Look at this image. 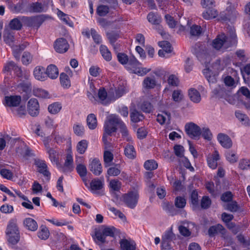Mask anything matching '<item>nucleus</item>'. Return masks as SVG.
I'll return each instance as SVG.
<instances>
[{
	"instance_id": "nucleus-55",
	"label": "nucleus",
	"mask_w": 250,
	"mask_h": 250,
	"mask_svg": "<svg viewBox=\"0 0 250 250\" xmlns=\"http://www.w3.org/2000/svg\"><path fill=\"white\" fill-rule=\"evenodd\" d=\"M109 12V7L107 6L101 5L97 7V13L100 16H105Z\"/></svg>"
},
{
	"instance_id": "nucleus-28",
	"label": "nucleus",
	"mask_w": 250,
	"mask_h": 250,
	"mask_svg": "<svg viewBox=\"0 0 250 250\" xmlns=\"http://www.w3.org/2000/svg\"><path fill=\"white\" fill-rule=\"evenodd\" d=\"M118 127L120 129V132H121L122 136L125 137L126 140L129 142L132 141V137L129 135L128 129L125 124V123L121 120V123H120Z\"/></svg>"
},
{
	"instance_id": "nucleus-35",
	"label": "nucleus",
	"mask_w": 250,
	"mask_h": 250,
	"mask_svg": "<svg viewBox=\"0 0 250 250\" xmlns=\"http://www.w3.org/2000/svg\"><path fill=\"white\" fill-rule=\"evenodd\" d=\"M60 80L61 85L64 88L67 89L71 86V82L68 75L64 73H62L60 76Z\"/></svg>"
},
{
	"instance_id": "nucleus-10",
	"label": "nucleus",
	"mask_w": 250,
	"mask_h": 250,
	"mask_svg": "<svg viewBox=\"0 0 250 250\" xmlns=\"http://www.w3.org/2000/svg\"><path fill=\"white\" fill-rule=\"evenodd\" d=\"M21 102V97L18 95L7 96L4 97L3 104L5 106L14 107L18 106Z\"/></svg>"
},
{
	"instance_id": "nucleus-20",
	"label": "nucleus",
	"mask_w": 250,
	"mask_h": 250,
	"mask_svg": "<svg viewBox=\"0 0 250 250\" xmlns=\"http://www.w3.org/2000/svg\"><path fill=\"white\" fill-rule=\"evenodd\" d=\"M104 186V182L98 179H94L90 183L88 188L93 193H97V190L101 189Z\"/></svg>"
},
{
	"instance_id": "nucleus-8",
	"label": "nucleus",
	"mask_w": 250,
	"mask_h": 250,
	"mask_svg": "<svg viewBox=\"0 0 250 250\" xmlns=\"http://www.w3.org/2000/svg\"><path fill=\"white\" fill-rule=\"evenodd\" d=\"M69 45L66 39L59 38L54 43V48L55 50L60 53H63L66 52Z\"/></svg>"
},
{
	"instance_id": "nucleus-59",
	"label": "nucleus",
	"mask_w": 250,
	"mask_h": 250,
	"mask_svg": "<svg viewBox=\"0 0 250 250\" xmlns=\"http://www.w3.org/2000/svg\"><path fill=\"white\" fill-rule=\"evenodd\" d=\"M140 108L143 112L146 113H150L152 111L151 104L147 101L144 102L140 105Z\"/></svg>"
},
{
	"instance_id": "nucleus-29",
	"label": "nucleus",
	"mask_w": 250,
	"mask_h": 250,
	"mask_svg": "<svg viewBox=\"0 0 250 250\" xmlns=\"http://www.w3.org/2000/svg\"><path fill=\"white\" fill-rule=\"evenodd\" d=\"M124 153L129 159H134L136 154L134 146L130 143L127 144L125 147Z\"/></svg>"
},
{
	"instance_id": "nucleus-50",
	"label": "nucleus",
	"mask_w": 250,
	"mask_h": 250,
	"mask_svg": "<svg viewBox=\"0 0 250 250\" xmlns=\"http://www.w3.org/2000/svg\"><path fill=\"white\" fill-rule=\"evenodd\" d=\"M235 116L236 118L244 125H248L249 120L247 116L243 114L239 111L235 112Z\"/></svg>"
},
{
	"instance_id": "nucleus-22",
	"label": "nucleus",
	"mask_w": 250,
	"mask_h": 250,
	"mask_svg": "<svg viewBox=\"0 0 250 250\" xmlns=\"http://www.w3.org/2000/svg\"><path fill=\"white\" fill-rule=\"evenodd\" d=\"M173 237L174 234L171 231H166L162 236L161 247H168V246H171V241Z\"/></svg>"
},
{
	"instance_id": "nucleus-18",
	"label": "nucleus",
	"mask_w": 250,
	"mask_h": 250,
	"mask_svg": "<svg viewBox=\"0 0 250 250\" xmlns=\"http://www.w3.org/2000/svg\"><path fill=\"white\" fill-rule=\"evenodd\" d=\"M91 171L95 175H99L102 172V167L99 160L94 159L89 165Z\"/></svg>"
},
{
	"instance_id": "nucleus-58",
	"label": "nucleus",
	"mask_w": 250,
	"mask_h": 250,
	"mask_svg": "<svg viewBox=\"0 0 250 250\" xmlns=\"http://www.w3.org/2000/svg\"><path fill=\"white\" fill-rule=\"evenodd\" d=\"M76 169L81 177H85L87 174L86 167L82 164H79L77 166Z\"/></svg>"
},
{
	"instance_id": "nucleus-39",
	"label": "nucleus",
	"mask_w": 250,
	"mask_h": 250,
	"mask_svg": "<svg viewBox=\"0 0 250 250\" xmlns=\"http://www.w3.org/2000/svg\"><path fill=\"white\" fill-rule=\"evenodd\" d=\"M12 141L13 142H18L19 146L16 148V153L19 156L22 157L26 144L23 142L21 141L17 138L13 139Z\"/></svg>"
},
{
	"instance_id": "nucleus-36",
	"label": "nucleus",
	"mask_w": 250,
	"mask_h": 250,
	"mask_svg": "<svg viewBox=\"0 0 250 250\" xmlns=\"http://www.w3.org/2000/svg\"><path fill=\"white\" fill-rule=\"evenodd\" d=\"M148 21L152 24H159L161 21L160 16L153 12L149 13L147 16Z\"/></svg>"
},
{
	"instance_id": "nucleus-4",
	"label": "nucleus",
	"mask_w": 250,
	"mask_h": 250,
	"mask_svg": "<svg viewBox=\"0 0 250 250\" xmlns=\"http://www.w3.org/2000/svg\"><path fill=\"white\" fill-rule=\"evenodd\" d=\"M139 197V196L137 191H130L124 194L122 196L123 201L127 207L132 209L136 206Z\"/></svg>"
},
{
	"instance_id": "nucleus-46",
	"label": "nucleus",
	"mask_w": 250,
	"mask_h": 250,
	"mask_svg": "<svg viewBox=\"0 0 250 250\" xmlns=\"http://www.w3.org/2000/svg\"><path fill=\"white\" fill-rule=\"evenodd\" d=\"M74 132L77 136H82L84 131V126L80 123L75 124L73 127Z\"/></svg>"
},
{
	"instance_id": "nucleus-11",
	"label": "nucleus",
	"mask_w": 250,
	"mask_h": 250,
	"mask_svg": "<svg viewBox=\"0 0 250 250\" xmlns=\"http://www.w3.org/2000/svg\"><path fill=\"white\" fill-rule=\"evenodd\" d=\"M74 169L73 158L72 152L68 153L62 167V171L64 173L70 172Z\"/></svg>"
},
{
	"instance_id": "nucleus-53",
	"label": "nucleus",
	"mask_w": 250,
	"mask_h": 250,
	"mask_svg": "<svg viewBox=\"0 0 250 250\" xmlns=\"http://www.w3.org/2000/svg\"><path fill=\"white\" fill-rule=\"evenodd\" d=\"M32 61V56L28 52H24L21 58V61L24 65H28Z\"/></svg>"
},
{
	"instance_id": "nucleus-47",
	"label": "nucleus",
	"mask_w": 250,
	"mask_h": 250,
	"mask_svg": "<svg viewBox=\"0 0 250 250\" xmlns=\"http://www.w3.org/2000/svg\"><path fill=\"white\" fill-rule=\"evenodd\" d=\"M106 36L111 44L115 48L114 43L119 38V34L117 32L112 31L107 33Z\"/></svg>"
},
{
	"instance_id": "nucleus-64",
	"label": "nucleus",
	"mask_w": 250,
	"mask_h": 250,
	"mask_svg": "<svg viewBox=\"0 0 250 250\" xmlns=\"http://www.w3.org/2000/svg\"><path fill=\"white\" fill-rule=\"evenodd\" d=\"M117 58L119 62L122 64H127L129 58L125 53H119L117 55Z\"/></svg>"
},
{
	"instance_id": "nucleus-17",
	"label": "nucleus",
	"mask_w": 250,
	"mask_h": 250,
	"mask_svg": "<svg viewBox=\"0 0 250 250\" xmlns=\"http://www.w3.org/2000/svg\"><path fill=\"white\" fill-rule=\"evenodd\" d=\"M33 74L35 79L39 81H44L47 78L45 69L40 66H36L34 68Z\"/></svg>"
},
{
	"instance_id": "nucleus-19",
	"label": "nucleus",
	"mask_w": 250,
	"mask_h": 250,
	"mask_svg": "<svg viewBox=\"0 0 250 250\" xmlns=\"http://www.w3.org/2000/svg\"><path fill=\"white\" fill-rule=\"evenodd\" d=\"M218 15V12L214 8H206L202 13V17L206 20L215 19Z\"/></svg>"
},
{
	"instance_id": "nucleus-38",
	"label": "nucleus",
	"mask_w": 250,
	"mask_h": 250,
	"mask_svg": "<svg viewBox=\"0 0 250 250\" xmlns=\"http://www.w3.org/2000/svg\"><path fill=\"white\" fill-rule=\"evenodd\" d=\"M62 109V104L58 102L54 103L48 106V110L49 113L52 114H56L60 112Z\"/></svg>"
},
{
	"instance_id": "nucleus-12",
	"label": "nucleus",
	"mask_w": 250,
	"mask_h": 250,
	"mask_svg": "<svg viewBox=\"0 0 250 250\" xmlns=\"http://www.w3.org/2000/svg\"><path fill=\"white\" fill-rule=\"evenodd\" d=\"M217 140L224 148H229L232 146V142L230 138L227 134L219 133L217 135Z\"/></svg>"
},
{
	"instance_id": "nucleus-57",
	"label": "nucleus",
	"mask_w": 250,
	"mask_h": 250,
	"mask_svg": "<svg viewBox=\"0 0 250 250\" xmlns=\"http://www.w3.org/2000/svg\"><path fill=\"white\" fill-rule=\"evenodd\" d=\"M201 4L204 8H213L215 6L214 0H201Z\"/></svg>"
},
{
	"instance_id": "nucleus-26",
	"label": "nucleus",
	"mask_w": 250,
	"mask_h": 250,
	"mask_svg": "<svg viewBox=\"0 0 250 250\" xmlns=\"http://www.w3.org/2000/svg\"><path fill=\"white\" fill-rule=\"evenodd\" d=\"M141 65V63L133 56L130 57L126 65L127 69L131 70L134 73V70Z\"/></svg>"
},
{
	"instance_id": "nucleus-9",
	"label": "nucleus",
	"mask_w": 250,
	"mask_h": 250,
	"mask_svg": "<svg viewBox=\"0 0 250 250\" xmlns=\"http://www.w3.org/2000/svg\"><path fill=\"white\" fill-rule=\"evenodd\" d=\"M22 24L26 25L25 16H18L12 19L9 23V27L11 29L20 30L21 29Z\"/></svg>"
},
{
	"instance_id": "nucleus-30",
	"label": "nucleus",
	"mask_w": 250,
	"mask_h": 250,
	"mask_svg": "<svg viewBox=\"0 0 250 250\" xmlns=\"http://www.w3.org/2000/svg\"><path fill=\"white\" fill-rule=\"evenodd\" d=\"M98 97L103 104L107 105L110 103L108 101L107 94L104 88H100L98 90Z\"/></svg>"
},
{
	"instance_id": "nucleus-14",
	"label": "nucleus",
	"mask_w": 250,
	"mask_h": 250,
	"mask_svg": "<svg viewBox=\"0 0 250 250\" xmlns=\"http://www.w3.org/2000/svg\"><path fill=\"white\" fill-rule=\"evenodd\" d=\"M35 164L38 168V171L42 174L43 176L48 177V180H49L50 173L47 170V166L45 161L41 160H36Z\"/></svg>"
},
{
	"instance_id": "nucleus-24",
	"label": "nucleus",
	"mask_w": 250,
	"mask_h": 250,
	"mask_svg": "<svg viewBox=\"0 0 250 250\" xmlns=\"http://www.w3.org/2000/svg\"><path fill=\"white\" fill-rule=\"evenodd\" d=\"M45 73L47 77L51 79H55L58 77L59 71L56 66L50 64L47 67Z\"/></svg>"
},
{
	"instance_id": "nucleus-2",
	"label": "nucleus",
	"mask_w": 250,
	"mask_h": 250,
	"mask_svg": "<svg viewBox=\"0 0 250 250\" xmlns=\"http://www.w3.org/2000/svg\"><path fill=\"white\" fill-rule=\"evenodd\" d=\"M48 15H40L32 17H26V25L38 29L46 21L51 19Z\"/></svg>"
},
{
	"instance_id": "nucleus-40",
	"label": "nucleus",
	"mask_w": 250,
	"mask_h": 250,
	"mask_svg": "<svg viewBox=\"0 0 250 250\" xmlns=\"http://www.w3.org/2000/svg\"><path fill=\"white\" fill-rule=\"evenodd\" d=\"M88 147V142L85 140H82L77 144L76 148L79 153L83 154Z\"/></svg>"
},
{
	"instance_id": "nucleus-48",
	"label": "nucleus",
	"mask_w": 250,
	"mask_h": 250,
	"mask_svg": "<svg viewBox=\"0 0 250 250\" xmlns=\"http://www.w3.org/2000/svg\"><path fill=\"white\" fill-rule=\"evenodd\" d=\"M58 16L62 20L65 24L68 25L70 26H72L73 22L70 20L68 16L61 11L58 10L57 12Z\"/></svg>"
},
{
	"instance_id": "nucleus-45",
	"label": "nucleus",
	"mask_w": 250,
	"mask_h": 250,
	"mask_svg": "<svg viewBox=\"0 0 250 250\" xmlns=\"http://www.w3.org/2000/svg\"><path fill=\"white\" fill-rule=\"evenodd\" d=\"M240 208L236 201H231L228 203L225 207V209L232 212H237L239 210Z\"/></svg>"
},
{
	"instance_id": "nucleus-27",
	"label": "nucleus",
	"mask_w": 250,
	"mask_h": 250,
	"mask_svg": "<svg viewBox=\"0 0 250 250\" xmlns=\"http://www.w3.org/2000/svg\"><path fill=\"white\" fill-rule=\"evenodd\" d=\"M99 50L102 56L105 61L109 62L111 60V53L106 46L102 44L100 47Z\"/></svg>"
},
{
	"instance_id": "nucleus-61",
	"label": "nucleus",
	"mask_w": 250,
	"mask_h": 250,
	"mask_svg": "<svg viewBox=\"0 0 250 250\" xmlns=\"http://www.w3.org/2000/svg\"><path fill=\"white\" fill-rule=\"evenodd\" d=\"M186 204V199L182 197H177L175 199V205L178 208H183Z\"/></svg>"
},
{
	"instance_id": "nucleus-1",
	"label": "nucleus",
	"mask_w": 250,
	"mask_h": 250,
	"mask_svg": "<svg viewBox=\"0 0 250 250\" xmlns=\"http://www.w3.org/2000/svg\"><path fill=\"white\" fill-rule=\"evenodd\" d=\"M236 35L234 29L230 28L229 36H226L224 34L219 35L212 42V46L216 50H219L222 47L227 48L236 43Z\"/></svg>"
},
{
	"instance_id": "nucleus-31",
	"label": "nucleus",
	"mask_w": 250,
	"mask_h": 250,
	"mask_svg": "<svg viewBox=\"0 0 250 250\" xmlns=\"http://www.w3.org/2000/svg\"><path fill=\"white\" fill-rule=\"evenodd\" d=\"M114 158L113 153L109 150H105L104 153V161L105 167H108L112 165Z\"/></svg>"
},
{
	"instance_id": "nucleus-44",
	"label": "nucleus",
	"mask_w": 250,
	"mask_h": 250,
	"mask_svg": "<svg viewBox=\"0 0 250 250\" xmlns=\"http://www.w3.org/2000/svg\"><path fill=\"white\" fill-rule=\"evenodd\" d=\"M38 237L42 240L47 239L49 236V232L48 229L44 226H42L38 233Z\"/></svg>"
},
{
	"instance_id": "nucleus-42",
	"label": "nucleus",
	"mask_w": 250,
	"mask_h": 250,
	"mask_svg": "<svg viewBox=\"0 0 250 250\" xmlns=\"http://www.w3.org/2000/svg\"><path fill=\"white\" fill-rule=\"evenodd\" d=\"M131 120L134 123H137L144 119L143 115L136 110H133L130 113Z\"/></svg>"
},
{
	"instance_id": "nucleus-41",
	"label": "nucleus",
	"mask_w": 250,
	"mask_h": 250,
	"mask_svg": "<svg viewBox=\"0 0 250 250\" xmlns=\"http://www.w3.org/2000/svg\"><path fill=\"white\" fill-rule=\"evenodd\" d=\"M225 229L220 224L215 226H211L208 229V234L210 236L214 235L216 233H223Z\"/></svg>"
},
{
	"instance_id": "nucleus-6",
	"label": "nucleus",
	"mask_w": 250,
	"mask_h": 250,
	"mask_svg": "<svg viewBox=\"0 0 250 250\" xmlns=\"http://www.w3.org/2000/svg\"><path fill=\"white\" fill-rule=\"evenodd\" d=\"M185 131L187 134L192 139H198L201 134V129L197 125L193 123L185 125Z\"/></svg>"
},
{
	"instance_id": "nucleus-62",
	"label": "nucleus",
	"mask_w": 250,
	"mask_h": 250,
	"mask_svg": "<svg viewBox=\"0 0 250 250\" xmlns=\"http://www.w3.org/2000/svg\"><path fill=\"white\" fill-rule=\"evenodd\" d=\"M104 235L106 236L114 237L116 229L113 227H105L102 229Z\"/></svg>"
},
{
	"instance_id": "nucleus-3",
	"label": "nucleus",
	"mask_w": 250,
	"mask_h": 250,
	"mask_svg": "<svg viewBox=\"0 0 250 250\" xmlns=\"http://www.w3.org/2000/svg\"><path fill=\"white\" fill-rule=\"evenodd\" d=\"M120 118L116 115H111L105 122L104 125V131L109 135H111L117 130V126L121 123Z\"/></svg>"
},
{
	"instance_id": "nucleus-49",
	"label": "nucleus",
	"mask_w": 250,
	"mask_h": 250,
	"mask_svg": "<svg viewBox=\"0 0 250 250\" xmlns=\"http://www.w3.org/2000/svg\"><path fill=\"white\" fill-rule=\"evenodd\" d=\"M145 168L148 170L156 169L158 167V164L155 161L153 160H147L144 163Z\"/></svg>"
},
{
	"instance_id": "nucleus-23",
	"label": "nucleus",
	"mask_w": 250,
	"mask_h": 250,
	"mask_svg": "<svg viewBox=\"0 0 250 250\" xmlns=\"http://www.w3.org/2000/svg\"><path fill=\"white\" fill-rule=\"evenodd\" d=\"M143 86L146 89H152L156 85V82L154 76H149L146 77L143 82Z\"/></svg>"
},
{
	"instance_id": "nucleus-51",
	"label": "nucleus",
	"mask_w": 250,
	"mask_h": 250,
	"mask_svg": "<svg viewBox=\"0 0 250 250\" xmlns=\"http://www.w3.org/2000/svg\"><path fill=\"white\" fill-rule=\"evenodd\" d=\"M227 160L231 163H234L237 160V157L234 151L228 150L226 153Z\"/></svg>"
},
{
	"instance_id": "nucleus-21",
	"label": "nucleus",
	"mask_w": 250,
	"mask_h": 250,
	"mask_svg": "<svg viewBox=\"0 0 250 250\" xmlns=\"http://www.w3.org/2000/svg\"><path fill=\"white\" fill-rule=\"evenodd\" d=\"M18 233H20V232L17 226V219H12L8 223L5 231V234H15Z\"/></svg>"
},
{
	"instance_id": "nucleus-43",
	"label": "nucleus",
	"mask_w": 250,
	"mask_h": 250,
	"mask_svg": "<svg viewBox=\"0 0 250 250\" xmlns=\"http://www.w3.org/2000/svg\"><path fill=\"white\" fill-rule=\"evenodd\" d=\"M4 41L6 44L12 46L14 37V35L11 33L9 30H5L3 34Z\"/></svg>"
},
{
	"instance_id": "nucleus-5",
	"label": "nucleus",
	"mask_w": 250,
	"mask_h": 250,
	"mask_svg": "<svg viewBox=\"0 0 250 250\" xmlns=\"http://www.w3.org/2000/svg\"><path fill=\"white\" fill-rule=\"evenodd\" d=\"M46 4H42L41 2H33L29 4L28 7V12L31 13H42L45 12L48 8V5H53V2L51 0H48Z\"/></svg>"
},
{
	"instance_id": "nucleus-33",
	"label": "nucleus",
	"mask_w": 250,
	"mask_h": 250,
	"mask_svg": "<svg viewBox=\"0 0 250 250\" xmlns=\"http://www.w3.org/2000/svg\"><path fill=\"white\" fill-rule=\"evenodd\" d=\"M188 95L190 100L194 103H198L201 101L200 93L194 88H190L188 91Z\"/></svg>"
},
{
	"instance_id": "nucleus-54",
	"label": "nucleus",
	"mask_w": 250,
	"mask_h": 250,
	"mask_svg": "<svg viewBox=\"0 0 250 250\" xmlns=\"http://www.w3.org/2000/svg\"><path fill=\"white\" fill-rule=\"evenodd\" d=\"M47 152L49 155V157L52 162L56 163L58 161L57 152L54 149L49 147L46 149Z\"/></svg>"
},
{
	"instance_id": "nucleus-63",
	"label": "nucleus",
	"mask_w": 250,
	"mask_h": 250,
	"mask_svg": "<svg viewBox=\"0 0 250 250\" xmlns=\"http://www.w3.org/2000/svg\"><path fill=\"white\" fill-rule=\"evenodd\" d=\"M150 68L142 67L140 66L134 70V73L140 76H144L151 71Z\"/></svg>"
},
{
	"instance_id": "nucleus-16",
	"label": "nucleus",
	"mask_w": 250,
	"mask_h": 250,
	"mask_svg": "<svg viewBox=\"0 0 250 250\" xmlns=\"http://www.w3.org/2000/svg\"><path fill=\"white\" fill-rule=\"evenodd\" d=\"M219 154L217 150L210 155L207 158V162L208 167L213 169H215L217 167V161L219 160Z\"/></svg>"
},
{
	"instance_id": "nucleus-15",
	"label": "nucleus",
	"mask_w": 250,
	"mask_h": 250,
	"mask_svg": "<svg viewBox=\"0 0 250 250\" xmlns=\"http://www.w3.org/2000/svg\"><path fill=\"white\" fill-rule=\"evenodd\" d=\"M121 250H135L136 244L134 241L122 239L120 241Z\"/></svg>"
},
{
	"instance_id": "nucleus-13",
	"label": "nucleus",
	"mask_w": 250,
	"mask_h": 250,
	"mask_svg": "<svg viewBox=\"0 0 250 250\" xmlns=\"http://www.w3.org/2000/svg\"><path fill=\"white\" fill-rule=\"evenodd\" d=\"M12 70L17 73V75L19 77H21L22 75V71L21 68L14 62L9 61L5 64L3 69V71L4 72H10Z\"/></svg>"
},
{
	"instance_id": "nucleus-52",
	"label": "nucleus",
	"mask_w": 250,
	"mask_h": 250,
	"mask_svg": "<svg viewBox=\"0 0 250 250\" xmlns=\"http://www.w3.org/2000/svg\"><path fill=\"white\" fill-rule=\"evenodd\" d=\"M90 34L95 43L96 44H100L102 42V39L101 36L94 29H91Z\"/></svg>"
},
{
	"instance_id": "nucleus-37",
	"label": "nucleus",
	"mask_w": 250,
	"mask_h": 250,
	"mask_svg": "<svg viewBox=\"0 0 250 250\" xmlns=\"http://www.w3.org/2000/svg\"><path fill=\"white\" fill-rule=\"evenodd\" d=\"M8 242L13 245L17 244L20 241V233L6 234Z\"/></svg>"
},
{
	"instance_id": "nucleus-56",
	"label": "nucleus",
	"mask_w": 250,
	"mask_h": 250,
	"mask_svg": "<svg viewBox=\"0 0 250 250\" xmlns=\"http://www.w3.org/2000/svg\"><path fill=\"white\" fill-rule=\"evenodd\" d=\"M201 32V27L199 25L194 24L190 27V34L191 36H198Z\"/></svg>"
},
{
	"instance_id": "nucleus-32",
	"label": "nucleus",
	"mask_w": 250,
	"mask_h": 250,
	"mask_svg": "<svg viewBox=\"0 0 250 250\" xmlns=\"http://www.w3.org/2000/svg\"><path fill=\"white\" fill-rule=\"evenodd\" d=\"M87 125L90 129H94L97 125V118L95 114H89L86 119Z\"/></svg>"
},
{
	"instance_id": "nucleus-34",
	"label": "nucleus",
	"mask_w": 250,
	"mask_h": 250,
	"mask_svg": "<svg viewBox=\"0 0 250 250\" xmlns=\"http://www.w3.org/2000/svg\"><path fill=\"white\" fill-rule=\"evenodd\" d=\"M170 119V114L168 112H163L158 114L157 117V121L161 125L166 123H168Z\"/></svg>"
},
{
	"instance_id": "nucleus-7",
	"label": "nucleus",
	"mask_w": 250,
	"mask_h": 250,
	"mask_svg": "<svg viewBox=\"0 0 250 250\" xmlns=\"http://www.w3.org/2000/svg\"><path fill=\"white\" fill-rule=\"evenodd\" d=\"M27 110L28 113L33 117L37 116L39 113V104L38 100L35 98L29 100L27 104Z\"/></svg>"
},
{
	"instance_id": "nucleus-60",
	"label": "nucleus",
	"mask_w": 250,
	"mask_h": 250,
	"mask_svg": "<svg viewBox=\"0 0 250 250\" xmlns=\"http://www.w3.org/2000/svg\"><path fill=\"white\" fill-rule=\"evenodd\" d=\"M159 45L161 47L163 50L166 51V53H169L172 51V47L170 43L167 41H162L159 42Z\"/></svg>"
},
{
	"instance_id": "nucleus-25",
	"label": "nucleus",
	"mask_w": 250,
	"mask_h": 250,
	"mask_svg": "<svg viewBox=\"0 0 250 250\" xmlns=\"http://www.w3.org/2000/svg\"><path fill=\"white\" fill-rule=\"evenodd\" d=\"M24 227L30 231H36L38 229V224L36 221L32 218H26L23 221Z\"/></svg>"
}]
</instances>
